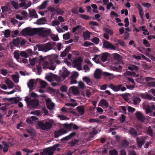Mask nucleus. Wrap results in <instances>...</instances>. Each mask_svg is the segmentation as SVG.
<instances>
[{"label": "nucleus", "mask_w": 155, "mask_h": 155, "mask_svg": "<svg viewBox=\"0 0 155 155\" xmlns=\"http://www.w3.org/2000/svg\"><path fill=\"white\" fill-rule=\"evenodd\" d=\"M39 128L42 130L48 131L50 130L52 126L50 120L43 121H39L38 123Z\"/></svg>", "instance_id": "obj_1"}, {"label": "nucleus", "mask_w": 155, "mask_h": 155, "mask_svg": "<svg viewBox=\"0 0 155 155\" xmlns=\"http://www.w3.org/2000/svg\"><path fill=\"white\" fill-rule=\"evenodd\" d=\"M41 31V29L40 28H26L22 30L21 33L23 36H32L39 33Z\"/></svg>", "instance_id": "obj_2"}, {"label": "nucleus", "mask_w": 155, "mask_h": 155, "mask_svg": "<svg viewBox=\"0 0 155 155\" xmlns=\"http://www.w3.org/2000/svg\"><path fill=\"white\" fill-rule=\"evenodd\" d=\"M109 54L107 53H104L101 54L100 55H95L94 57L93 58V60H95V62L97 63H100L101 61L102 62H104L106 61L109 56Z\"/></svg>", "instance_id": "obj_3"}, {"label": "nucleus", "mask_w": 155, "mask_h": 155, "mask_svg": "<svg viewBox=\"0 0 155 155\" xmlns=\"http://www.w3.org/2000/svg\"><path fill=\"white\" fill-rule=\"evenodd\" d=\"M38 50L46 52L51 49L52 45L51 43L48 42L45 45H37Z\"/></svg>", "instance_id": "obj_4"}, {"label": "nucleus", "mask_w": 155, "mask_h": 155, "mask_svg": "<svg viewBox=\"0 0 155 155\" xmlns=\"http://www.w3.org/2000/svg\"><path fill=\"white\" fill-rule=\"evenodd\" d=\"M103 47L107 49L115 50L116 49V47L112 45L110 42L107 41L103 39Z\"/></svg>", "instance_id": "obj_5"}, {"label": "nucleus", "mask_w": 155, "mask_h": 155, "mask_svg": "<svg viewBox=\"0 0 155 155\" xmlns=\"http://www.w3.org/2000/svg\"><path fill=\"white\" fill-rule=\"evenodd\" d=\"M38 100L37 99H34L30 100L28 104V107L33 108L36 109L39 106Z\"/></svg>", "instance_id": "obj_6"}, {"label": "nucleus", "mask_w": 155, "mask_h": 155, "mask_svg": "<svg viewBox=\"0 0 155 155\" xmlns=\"http://www.w3.org/2000/svg\"><path fill=\"white\" fill-rule=\"evenodd\" d=\"M54 151L51 147H49L44 150L41 153V155H53Z\"/></svg>", "instance_id": "obj_7"}, {"label": "nucleus", "mask_w": 155, "mask_h": 155, "mask_svg": "<svg viewBox=\"0 0 155 155\" xmlns=\"http://www.w3.org/2000/svg\"><path fill=\"white\" fill-rule=\"evenodd\" d=\"M67 132V131L64 129H60L57 131H55L54 132V137L55 138H58L59 136L66 134Z\"/></svg>", "instance_id": "obj_8"}, {"label": "nucleus", "mask_w": 155, "mask_h": 155, "mask_svg": "<svg viewBox=\"0 0 155 155\" xmlns=\"http://www.w3.org/2000/svg\"><path fill=\"white\" fill-rule=\"evenodd\" d=\"M140 96L144 99H147L149 100H153L155 101V98L152 95H151L147 93L146 94L141 93L140 94Z\"/></svg>", "instance_id": "obj_9"}, {"label": "nucleus", "mask_w": 155, "mask_h": 155, "mask_svg": "<svg viewBox=\"0 0 155 155\" xmlns=\"http://www.w3.org/2000/svg\"><path fill=\"white\" fill-rule=\"evenodd\" d=\"M123 86L121 84H119L117 85H115L113 84H110L109 87L115 92H117L119 91L121 88L120 87Z\"/></svg>", "instance_id": "obj_10"}, {"label": "nucleus", "mask_w": 155, "mask_h": 155, "mask_svg": "<svg viewBox=\"0 0 155 155\" xmlns=\"http://www.w3.org/2000/svg\"><path fill=\"white\" fill-rule=\"evenodd\" d=\"M145 140L146 139L144 137H141L139 138L138 137H137L136 138V140L137 143L138 147L141 148L142 145L145 143Z\"/></svg>", "instance_id": "obj_11"}, {"label": "nucleus", "mask_w": 155, "mask_h": 155, "mask_svg": "<svg viewBox=\"0 0 155 155\" xmlns=\"http://www.w3.org/2000/svg\"><path fill=\"white\" fill-rule=\"evenodd\" d=\"M83 60L81 57L78 58L74 60L73 63L74 67L81 65Z\"/></svg>", "instance_id": "obj_12"}, {"label": "nucleus", "mask_w": 155, "mask_h": 155, "mask_svg": "<svg viewBox=\"0 0 155 155\" xmlns=\"http://www.w3.org/2000/svg\"><path fill=\"white\" fill-rule=\"evenodd\" d=\"M135 114L136 117L139 120L142 122L144 121L145 119L141 112L137 111L136 112Z\"/></svg>", "instance_id": "obj_13"}, {"label": "nucleus", "mask_w": 155, "mask_h": 155, "mask_svg": "<svg viewBox=\"0 0 155 155\" xmlns=\"http://www.w3.org/2000/svg\"><path fill=\"white\" fill-rule=\"evenodd\" d=\"M101 74L102 72L101 70L99 69H97L94 74V78L97 79H99L101 78Z\"/></svg>", "instance_id": "obj_14"}, {"label": "nucleus", "mask_w": 155, "mask_h": 155, "mask_svg": "<svg viewBox=\"0 0 155 155\" xmlns=\"http://www.w3.org/2000/svg\"><path fill=\"white\" fill-rule=\"evenodd\" d=\"M76 134V132H74L71 133L68 135L63 138L61 139V140L62 141H67L70 139L72 137H73Z\"/></svg>", "instance_id": "obj_15"}, {"label": "nucleus", "mask_w": 155, "mask_h": 155, "mask_svg": "<svg viewBox=\"0 0 155 155\" xmlns=\"http://www.w3.org/2000/svg\"><path fill=\"white\" fill-rule=\"evenodd\" d=\"M99 104L101 106H104L106 108L108 107V103L105 100L102 99L99 102Z\"/></svg>", "instance_id": "obj_16"}, {"label": "nucleus", "mask_w": 155, "mask_h": 155, "mask_svg": "<svg viewBox=\"0 0 155 155\" xmlns=\"http://www.w3.org/2000/svg\"><path fill=\"white\" fill-rule=\"evenodd\" d=\"M29 11L30 17H33L34 18H38V15L36 14L35 11L34 9H32V11H30L29 10Z\"/></svg>", "instance_id": "obj_17"}, {"label": "nucleus", "mask_w": 155, "mask_h": 155, "mask_svg": "<svg viewBox=\"0 0 155 155\" xmlns=\"http://www.w3.org/2000/svg\"><path fill=\"white\" fill-rule=\"evenodd\" d=\"M70 90L72 92L74 95H76L79 93L78 90V88L74 86L71 87L70 88Z\"/></svg>", "instance_id": "obj_18"}, {"label": "nucleus", "mask_w": 155, "mask_h": 155, "mask_svg": "<svg viewBox=\"0 0 155 155\" xmlns=\"http://www.w3.org/2000/svg\"><path fill=\"white\" fill-rule=\"evenodd\" d=\"M5 83L8 85V87L9 88H12L14 85V84L8 78H7L5 80Z\"/></svg>", "instance_id": "obj_19"}, {"label": "nucleus", "mask_w": 155, "mask_h": 155, "mask_svg": "<svg viewBox=\"0 0 155 155\" xmlns=\"http://www.w3.org/2000/svg\"><path fill=\"white\" fill-rule=\"evenodd\" d=\"M130 133L134 137H135L137 136V132L133 128L131 127L129 130Z\"/></svg>", "instance_id": "obj_20"}, {"label": "nucleus", "mask_w": 155, "mask_h": 155, "mask_svg": "<svg viewBox=\"0 0 155 155\" xmlns=\"http://www.w3.org/2000/svg\"><path fill=\"white\" fill-rule=\"evenodd\" d=\"M77 109L81 115H83L84 114V109L83 106H79L77 107Z\"/></svg>", "instance_id": "obj_21"}, {"label": "nucleus", "mask_w": 155, "mask_h": 155, "mask_svg": "<svg viewBox=\"0 0 155 155\" xmlns=\"http://www.w3.org/2000/svg\"><path fill=\"white\" fill-rule=\"evenodd\" d=\"M146 131L147 134L152 137L153 135V129L150 126H149L146 129Z\"/></svg>", "instance_id": "obj_22"}, {"label": "nucleus", "mask_w": 155, "mask_h": 155, "mask_svg": "<svg viewBox=\"0 0 155 155\" xmlns=\"http://www.w3.org/2000/svg\"><path fill=\"white\" fill-rule=\"evenodd\" d=\"M103 75L105 77H108L110 80L114 78L113 74L108 72H104L103 74Z\"/></svg>", "instance_id": "obj_23"}, {"label": "nucleus", "mask_w": 155, "mask_h": 155, "mask_svg": "<svg viewBox=\"0 0 155 155\" xmlns=\"http://www.w3.org/2000/svg\"><path fill=\"white\" fill-rule=\"evenodd\" d=\"M48 0H46L44 2H43L39 6V8L40 9H43L45 8L46 6L47 5V3L48 2Z\"/></svg>", "instance_id": "obj_24"}, {"label": "nucleus", "mask_w": 155, "mask_h": 155, "mask_svg": "<svg viewBox=\"0 0 155 155\" xmlns=\"http://www.w3.org/2000/svg\"><path fill=\"white\" fill-rule=\"evenodd\" d=\"M83 79L88 85H91L92 82L89 78L87 77H84L83 78Z\"/></svg>", "instance_id": "obj_25"}, {"label": "nucleus", "mask_w": 155, "mask_h": 155, "mask_svg": "<svg viewBox=\"0 0 155 155\" xmlns=\"http://www.w3.org/2000/svg\"><path fill=\"white\" fill-rule=\"evenodd\" d=\"M79 140L78 139H74L72 141L69 142L68 144L71 147L74 146L76 144L78 143V142Z\"/></svg>", "instance_id": "obj_26"}, {"label": "nucleus", "mask_w": 155, "mask_h": 155, "mask_svg": "<svg viewBox=\"0 0 155 155\" xmlns=\"http://www.w3.org/2000/svg\"><path fill=\"white\" fill-rule=\"evenodd\" d=\"M14 54L15 58L18 60V61H19L20 59L21 58H20V51L19 52L18 51H15L14 52Z\"/></svg>", "instance_id": "obj_27"}, {"label": "nucleus", "mask_w": 155, "mask_h": 155, "mask_svg": "<svg viewBox=\"0 0 155 155\" xmlns=\"http://www.w3.org/2000/svg\"><path fill=\"white\" fill-rule=\"evenodd\" d=\"M69 74V72L66 69L64 70L61 74L62 77L65 79Z\"/></svg>", "instance_id": "obj_28"}, {"label": "nucleus", "mask_w": 155, "mask_h": 155, "mask_svg": "<svg viewBox=\"0 0 155 155\" xmlns=\"http://www.w3.org/2000/svg\"><path fill=\"white\" fill-rule=\"evenodd\" d=\"M46 20L44 18H40L37 20V24L39 25L44 24Z\"/></svg>", "instance_id": "obj_29"}, {"label": "nucleus", "mask_w": 155, "mask_h": 155, "mask_svg": "<svg viewBox=\"0 0 155 155\" xmlns=\"http://www.w3.org/2000/svg\"><path fill=\"white\" fill-rule=\"evenodd\" d=\"M12 42L13 43L14 45L17 46L20 43V39L19 38L14 39L13 40Z\"/></svg>", "instance_id": "obj_30"}, {"label": "nucleus", "mask_w": 155, "mask_h": 155, "mask_svg": "<svg viewBox=\"0 0 155 155\" xmlns=\"http://www.w3.org/2000/svg\"><path fill=\"white\" fill-rule=\"evenodd\" d=\"M34 81L33 79L29 80V82L28 83V86L30 89H32L34 86Z\"/></svg>", "instance_id": "obj_31"}, {"label": "nucleus", "mask_w": 155, "mask_h": 155, "mask_svg": "<svg viewBox=\"0 0 155 155\" xmlns=\"http://www.w3.org/2000/svg\"><path fill=\"white\" fill-rule=\"evenodd\" d=\"M79 16L80 18L86 20H90L91 18V17L90 16L84 14H80Z\"/></svg>", "instance_id": "obj_32"}, {"label": "nucleus", "mask_w": 155, "mask_h": 155, "mask_svg": "<svg viewBox=\"0 0 155 155\" xmlns=\"http://www.w3.org/2000/svg\"><path fill=\"white\" fill-rule=\"evenodd\" d=\"M121 144L122 147H127L129 145V143L126 140H124L121 141Z\"/></svg>", "instance_id": "obj_33"}, {"label": "nucleus", "mask_w": 155, "mask_h": 155, "mask_svg": "<svg viewBox=\"0 0 155 155\" xmlns=\"http://www.w3.org/2000/svg\"><path fill=\"white\" fill-rule=\"evenodd\" d=\"M11 4L15 9H18V8L19 5L18 3L12 1L11 2Z\"/></svg>", "instance_id": "obj_34"}, {"label": "nucleus", "mask_w": 155, "mask_h": 155, "mask_svg": "<svg viewBox=\"0 0 155 155\" xmlns=\"http://www.w3.org/2000/svg\"><path fill=\"white\" fill-rule=\"evenodd\" d=\"M21 2L19 4V6L20 7H23V9H25L26 4L25 2V0H20Z\"/></svg>", "instance_id": "obj_35"}, {"label": "nucleus", "mask_w": 155, "mask_h": 155, "mask_svg": "<svg viewBox=\"0 0 155 155\" xmlns=\"http://www.w3.org/2000/svg\"><path fill=\"white\" fill-rule=\"evenodd\" d=\"M12 80L15 83H18V77L16 75H12Z\"/></svg>", "instance_id": "obj_36"}, {"label": "nucleus", "mask_w": 155, "mask_h": 155, "mask_svg": "<svg viewBox=\"0 0 155 155\" xmlns=\"http://www.w3.org/2000/svg\"><path fill=\"white\" fill-rule=\"evenodd\" d=\"M97 134V132L95 130L94 128L93 130L89 134V136L90 137L92 138L94 137V135H96Z\"/></svg>", "instance_id": "obj_37"}, {"label": "nucleus", "mask_w": 155, "mask_h": 155, "mask_svg": "<svg viewBox=\"0 0 155 155\" xmlns=\"http://www.w3.org/2000/svg\"><path fill=\"white\" fill-rule=\"evenodd\" d=\"M5 100L9 101H13L15 104H16L18 102V100L15 98H6Z\"/></svg>", "instance_id": "obj_38"}, {"label": "nucleus", "mask_w": 155, "mask_h": 155, "mask_svg": "<svg viewBox=\"0 0 155 155\" xmlns=\"http://www.w3.org/2000/svg\"><path fill=\"white\" fill-rule=\"evenodd\" d=\"M143 43L146 47H149L150 46V44L145 39L143 40Z\"/></svg>", "instance_id": "obj_39"}, {"label": "nucleus", "mask_w": 155, "mask_h": 155, "mask_svg": "<svg viewBox=\"0 0 155 155\" xmlns=\"http://www.w3.org/2000/svg\"><path fill=\"white\" fill-rule=\"evenodd\" d=\"M63 39L64 40H68L70 37V34L69 32L64 34L63 35Z\"/></svg>", "instance_id": "obj_40"}, {"label": "nucleus", "mask_w": 155, "mask_h": 155, "mask_svg": "<svg viewBox=\"0 0 155 155\" xmlns=\"http://www.w3.org/2000/svg\"><path fill=\"white\" fill-rule=\"evenodd\" d=\"M47 107L48 109L50 110L53 109L54 107V104L53 103H49V104H47Z\"/></svg>", "instance_id": "obj_41"}, {"label": "nucleus", "mask_w": 155, "mask_h": 155, "mask_svg": "<svg viewBox=\"0 0 155 155\" xmlns=\"http://www.w3.org/2000/svg\"><path fill=\"white\" fill-rule=\"evenodd\" d=\"M5 37L6 38H8L10 35V31L9 29L5 30L4 32Z\"/></svg>", "instance_id": "obj_42"}, {"label": "nucleus", "mask_w": 155, "mask_h": 155, "mask_svg": "<svg viewBox=\"0 0 155 155\" xmlns=\"http://www.w3.org/2000/svg\"><path fill=\"white\" fill-rule=\"evenodd\" d=\"M72 123L70 124H64V127L67 129L70 130L72 128Z\"/></svg>", "instance_id": "obj_43"}, {"label": "nucleus", "mask_w": 155, "mask_h": 155, "mask_svg": "<svg viewBox=\"0 0 155 155\" xmlns=\"http://www.w3.org/2000/svg\"><path fill=\"white\" fill-rule=\"evenodd\" d=\"M104 30L105 32L110 35H112L113 34V31L108 28H104Z\"/></svg>", "instance_id": "obj_44"}, {"label": "nucleus", "mask_w": 155, "mask_h": 155, "mask_svg": "<svg viewBox=\"0 0 155 155\" xmlns=\"http://www.w3.org/2000/svg\"><path fill=\"white\" fill-rule=\"evenodd\" d=\"M91 41L96 44H97L99 42V39L97 37H94L91 39Z\"/></svg>", "instance_id": "obj_45"}, {"label": "nucleus", "mask_w": 155, "mask_h": 155, "mask_svg": "<svg viewBox=\"0 0 155 155\" xmlns=\"http://www.w3.org/2000/svg\"><path fill=\"white\" fill-rule=\"evenodd\" d=\"M110 155H117V152L114 149L113 150H110L109 151Z\"/></svg>", "instance_id": "obj_46"}, {"label": "nucleus", "mask_w": 155, "mask_h": 155, "mask_svg": "<svg viewBox=\"0 0 155 155\" xmlns=\"http://www.w3.org/2000/svg\"><path fill=\"white\" fill-rule=\"evenodd\" d=\"M20 55L21 57H24L25 58H27L28 55L27 53L25 52L24 51H20Z\"/></svg>", "instance_id": "obj_47"}, {"label": "nucleus", "mask_w": 155, "mask_h": 155, "mask_svg": "<svg viewBox=\"0 0 155 155\" xmlns=\"http://www.w3.org/2000/svg\"><path fill=\"white\" fill-rule=\"evenodd\" d=\"M52 26H55L56 25H58L60 24V22L58 20L53 21H52Z\"/></svg>", "instance_id": "obj_48"}, {"label": "nucleus", "mask_w": 155, "mask_h": 155, "mask_svg": "<svg viewBox=\"0 0 155 155\" xmlns=\"http://www.w3.org/2000/svg\"><path fill=\"white\" fill-rule=\"evenodd\" d=\"M113 57L116 60L119 61L120 59V55L117 53L114 54Z\"/></svg>", "instance_id": "obj_49"}, {"label": "nucleus", "mask_w": 155, "mask_h": 155, "mask_svg": "<svg viewBox=\"0 0 155 155\" xmlns=\"http://www.w3.org/2000/svg\"><path fill=\"white\" fill-rule=\"evenodd\" d=\"M141 101V100L140 99V98H139L138 97H136L134 100V104L135 105L137 104L138 102H140Z\"/></svg>", "instance_id": "obj_50"}, {"label": "nucleus", "mask_w": 155, "mask_h": 155, "mask_svg": "<svg viewBox=\"0 0 155 155\" xmlns=\"http://www.w3.org/2000/svg\"><path fill=\"white\" fill-rule=\"evenodd\" d=\"M60 89L61 91L62 92H66L67 90V88L65 85H63L61 86L60 87Z\"/></svg>", "instance_id": "obj_51"}, {"label": "nucleus", "mask_w": 155, "mask_h": 155, "mask_svg": "<svg viewBox=\"0 0 155 155\" xmlns=\"http://www.w3.org/2000/svg\"><path fill=\"white\" fill-rule=\"evenodd\" d=\"M126 117L124 114H122L120 118V121L122 123L124 122L125 120Z\"/></svg>", "instance_id": "obj_52"}, {"label": "nucleus", "mask_w": 155, "mask_h": 155, "mask_svg": "<svg viewBox=\"0 0 155 155\" xmlns=\"http://www.w3.org/2000/svg\"><path fill=\"white\" fill-rule=\"evenodd\" d=\"M147 85L150 87H155V82L151 81L147 83Z\"/></svg>", "instance_id": "obj_53"}, {"label": "nucleus", "mask_w": 155, "mask_h": 155, "mask_svg": "<svg viewBox=\"0 0 155 155\" xmlns=\"http://www.w3.org/2000/svg\"><path fill=\"white\" fill-rule=\"evenodd\" d=\"M40 84L41 88H44L46 86V83L43 81H41L40 82Z\"/></svg>", "instance_id": "obj_54"}, {"label": "nucleus", "mask_w": 155, "mask_h": 155, "mask_svg": "<svg viewBox=\"0 0 155 155\" xmlns=\"http://www.w3.org/2000/svg\"><path fill=\"white\" fill-rule=\"evenodd\" d=\"M36 60V59L35 58H33L32 59H29V62L31 65L32 66L35 65Z\"/></svg>", "instance_id": "obj_55"}, {"label": "nucleus", "mask_w": 155, "mask_h": 155, "mask_svg": "<svg viewBox=\"0 0 155 155\" xmlns=\"http://www.w3.org/2000/svg\"><path fill=\"white\" fill-rule=\"evenodd\" d=\"M36 67L37 68V72L38 73L39 75H40L42 72V68L40 66H39L38 65H36Z\"/></svg>", "instance_id": "obj_56"}, {"label": "nucleus", "mask_w": 155, "mask_h": 155, "mask_svg": "<svg viewBox=\"0 0 155 155\" xmlns=\"http://www.w3.org/2000/svg\"><path fill=\"white\" fill-rule=\"evenodd\" d=\"M8 73V71L5 69H2L1 70V73L3 75L6 76Z\"/></svg>", "instance_id": "obj_57"}, {"label": "nucleus", "mask_w": 155, "mask_h": 155, "mask_svg": "<svg viewBox=\"0 0 155 155\" xmlns=\"http://www.w3.org/2000/svg\"><path fill=\"white\" fill-rule=\"evenodd\" d=\"M151 112V110L149 108V106L146 105V113L147 114Z\"/></svg>", "instance_id": "obj_58"}, {"label": "nucleus", "mask_w": 155, "mask_h": 155, "mask_svg": "<svg viewBox=\"0 0 155 155\" xmlns=\"http://www.w3.org/2000/svg\"><path fill=\"white\" fill-rule=\"evenodd\" d=\"M81 26L79 25H77L76 27H74L72 29V32L73 33L75 32L78 28H81Z\"/></svg>", "instance_id": "obj_59"}, {"label": "nucleus", "mask_w": 155, "mask_h": 155, "mask_svg": "<svg viewBox=\"0 0 155 155\" xmlns=\"http://www.w3.org/2000/svg\"><path fill=\"white\" fill-rule=\"evenodd\" d=\"M135 109L130 106H129L128 107V110L130 112H133L135 111Z\"/></svg>", "instance_id": "obj_60"}, {"label": "nucleus", "mask_w": 155, "mask_h": 155, "mask_svg": "<svg viewBox=\"0 0 155 155\" xmlns=\"http://www.w3.org/2000/svg\"><path fill=\"white\" fill-rule=\"evenodd\" d=\"M27 131L31 136H34L35 134L34 131L31 129L27 130Z\"/></svg>", "instance_id": "obj_61"}, {"label": "nucleus", "mask_w": 155, "mask_h": 155, "mask_svg": "<svg viewBox=\"0 0 155 155\" xmlns=\"http://www.w3.org/2000/svg\"><path fill=\"white\" fill-rule=\"evenodd\" d=\"M55 80L57 82L59 83L62 80V78L60 77L56 76L55 78Z\"/></svg>", "instance_id": "obj_62"}, {"label": "nucleus", "mask_w": 155, "mask_h": 155, "mask_svg": "<svg viewBox=\"0 0 155 155\" xmlns=\"http://www.w3.org/2000/svg\"><path fill=\"white\" fill-rule=\"evenodd\" d=\"M145 79L147 82H148L150 81L154 80L155 79L151 77H148L145 78Z\"/></svg>", "instance_id": "obj_63"}, {"label": "nucleus", "mask_w": 155, "mask_h": 155, "mask_svg": "<svg viewBox=\"0 0 155 155\" xmlns=\"http://www.w3.org/2000/svg\"><path fill=\"white\" fill-rule=\"evenodd\" d=\"M58 117L61 120H66L67 117L63 115H60L58 116Z\"/></svg>", "instance_id": "obj_64"}]
</instances>
